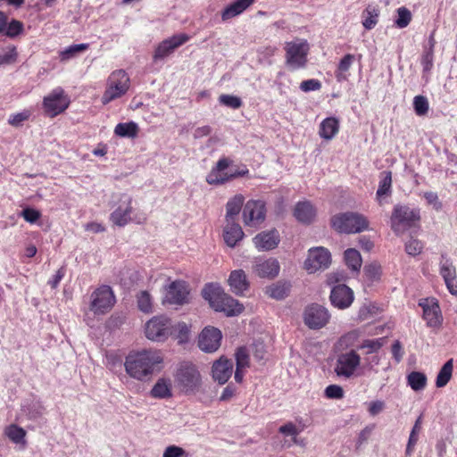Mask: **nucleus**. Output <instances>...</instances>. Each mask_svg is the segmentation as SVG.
Listing matches in <instances>:
<instances>
[{"instance_id": "f257e3e1", "label": "nucleus", "mask_w": 457, "mask_h": 457, "mask_svg": "<svg viewBox=\"0 0 457 457\" xmlns=\"http://www.w3.org/2000/svg\"><path fill=\"white\" fill-rule=\"evenodd\" d=\"M163 353L161 350L149 348L129 353L124 362L127 374L138 381L149 380L162 368Z\"/></svg>"}, {"instance_id": "f03ea898", "label": "nucleus", "mask_w": 457, "mask_h": 457, "mask_svg": "<svg viewBox=\"0 0 457 457\" xmlns=\"http://www.w3.org/2000/svg\"><path fill=\"white\" fill-rule=\"evenodd\" d=\"M202 295L212 309L223 312L227 316H237L244 311L243 304L226 294L219 284L205 285Z\"/></svg>"}, {"instance_id": "7ed1b4c3", "label": "nucleus", "mask_w": 457, "mask_h": 457, "mask_svg": "<svg viewBox=\"0 0 457 457\" xmlns=\"http://www.w3.org/2000/svg\"><path fill=\"white\" fill-rule=\"evenodd\" d=\"M177 386L186 395H195L202 386V377L196 366L183 362L175 373Z\"/></svg>"}, {"instance_id": "20e7f679", "label": "nucleus", "mask_w": 457, "mask_h": 457, "mask_svg": "<svg viewBox=\"0 0 457 457\" xmlns=\"http://www.w3.org/2000/svg\"><path fill=\"white\" fill-rule=\"evenodd\" d=\"M130 87L129 75L123 70L112 71L108 77L105 91L101 98L103 104L123 96Z\"/></svg>"}, {"instance_id": "39448f33", "label": "nucleus", "mask_w": 457, "mask_h": 457, "mask_svg": "<svg viewBox=\"0 0 457 457\" xmlns=\"http://www.w3.org/2000/svg\"><path fill=\"white\" fill-rule=\"evenodd\" d=\"M132 198L131 196L122 194L120 195L118 205L110 214V220L114 226L124 227L131 221L143 223L145 217H137L133 215Z\"/></svg>"}, {"instance_id": "423d86ee", "label": "nucleus", "mask_w": 457, "mask_h": 457, "mask_svg": "<svg viewBox=\"0 0 457 457\" xmlns=\"http://www.w3.org/2000/svg\"><path fill=\"white\" fill-rule=\"evenodd\" d=\"M171 320L164 315L154 316L145 324V336L153 342L164 343L171 336Z\"/></svg>"}, {"instance_id": "0eeeda50", "label": "nucleus", "mask_w": 457, "mask_h": 457, "mask_svg": "<svg viewBox=\"0 0 457 457\" xmlns=\"http://www.w3.org/2000/svg\"><path fill=\"white\" fill-rule=\"evenodd\" d=\"M331 222L333 228L340 233H357L368 227V221L364 216L353 212L336 215Z\"/></svg>"}, {"instance_id": "6e6552de", "label": "nucleus", "mask_w": 457, "mask_h": 457, "mask_svg": "<svg viewBox=\"0 0 457 457\" xmlns=\"http://www.w3.org/2000/svg\"><path fill=\"white\" fill-rule=\"evenodd\" d=\"M331 262L332 257L328 249L323 246H315L308 250L303 268L309 274H312L327 270Z\"/></svg>"}, {"instance_id": "1a4fd4ad", "label": "nucleus", "mask_w": 457, "mask_h": 457, "mask_svg": "<svg viewBox=\"0 0 457 457\" xmlns=\"http://www.w3.org/2000/svg\"><path fill=\"white\" fill-rule=\"evenodd\" d=\"M115 303V295L109 286L103 285L96 288L90 295L89 309L95 314L108 312Z\"/></svg>"}, {"instance_id": "9d476101", "label": "nucleus", "mask_w": 457, "mask_h": 457, "mask_svg": "<svg viewBox=\"0 0 457 457\" xmlns=\"http://www.w3.org/2000/svg\"><path fill=\"white\" fill-rule=\"evenodd\" d=\"M419 219L418 211L405 205H395L391 216V228L396 233H403Z\"/></svg>"}, {"instance_id": "9b49d317", "label": "nucleus", "mask_w": 457, "mask_h": 457, "mask_svg": "<svg viewBox=\"0 0 457 457\" xmlns=\"http://www.w3.org/2000/svg\"><path fill=\"white\" fill-rule=\"evenodd\" d=\"M310 46L305 39H295L287 43V70L305 67Z\"/></svg>"}, {"instance_id": "f8f14e48", "label": "nucleus", "mask_w": 457, "mask_h": 457, "mask_svg": "<svg viewBox=\"0 0 457 457\" xmlns=\"http://www.w3.org/2000/svg\"><path fill=\"white\" fill-rule=\"evenodd\" d=\"M360 364V355L354 350H351L337 356L334 370L338 377L350 378Z\"/></svg>"}, {"instance_id": "ddd939ff", "label": "nucleus", "mask_w": 457, "mask_h": 457, "mask_svg": "<svg viewBox=\"0 0 457 457\" xmlns=\"http://www.w3.org/2000/svg\"><path fill=\"white\" fill-rule=\"evenodd\" d=\"M243 222L248 227H259L266 218L265 203L262 200H249L243 208Z\"/></svg>"}, {"instance_id": "4468645a", "label": "nucleus", "mask_w": 457, "mask_h": 457, "mask_svg": "<svg viewBox=\"0 0 457 457\" xmlns=\"http://www.w3.org/2000/svg\"><path fill=\"white\" fill-rule=\"evenodd\" d=\"M70 104L68 96L61 87L54 88L44 97L43 106L47 115L54 117L64 112Z\"/></svg>"}, {"instance_id": "2eb2a0df", "label": "nucleus", "mask_w": 457, "mask_h": 457, "mask_svg": "<svg viewBox=\"0 0 457 457\" xmlns=\"http://www.w3.org/2000/svg\"><path fill=\"white\" fill-rule=\"evenodd\" d=\"M328 310L320 304L314 303L306 307L303 314L305 325L311 329H320L330 320Z\"/></svg>"}, {"instance_id": "dca6fc26", "label": "nucleus", "mask_w": 457, "mask_h": 457, "mask_svg": "<svg viewBox=\"0 0 457 457\" xmlns=\"http://www.w3.org/2000/svg\"><path fill=\"white\" fill-rule=\"evenodd\" d=\"M419 305L423 311V319L427 326L434 328L441 327L443 323V315L438 301L434 297L423 298L419 302Z\"/></svg>"}, {"instance_id": "f3484780", "label": "nucleus", "mask_w": 457, "mask_h": 457, "mask_svg": "<svg viewBox=\"0 0 457 457\" xmlns=\"http://www.w3.org/2000/svg\"><path fill=\"white\" fill-rule=\"evenodd\" d=\"M252 270L259 278L271 279L278 275L280 266L274 258L264 259L258 257L253 262Z\"/></svg>"}, {"instance_id": "a211bd4d", "label": "nucleus", "mask_w": 457, "mask_h": 457, "mask_svg": "<svg viewBox=\"0 0 457 457\" xmlns=\"http://www.w3.org/2000/svg\"><path fill=\"white\" fill-rule=\"evenodd\" d=\"M221 338L220 330L213 327H207L199 336L198 346L204 352L213 353L219 349Z\"/></svg>"}, {"instance_id": "6ab92c4d", "label": "nucleus", "mask_w": 457, "mask_h": 457, "mask_svg": "<svg viewBox=\"0 0 457 457\" xmlns=\"http://www.w3.org/2000/svg\"><path fill=\"white\" fill-rule=\"evenodd\" d=\"M329 299L334 307L344 310L353 303L354 295L349 287L339 284L332 287Z\"/></svg>"}, {"instance_id": "aec40b11", "label": "nucleus", "mask_w": 457, "mask_h": 457, "mask_svg": "<svg viewBox=\"0 0 457 457\" xmlns=\"http://www.w3.org/2000/svg\"><path fill=\"white\" fill-rule=\"evenodd\" d=\"M189 291L183 281H174L166 289L163 302L170 304H184L188 301Z\"/></svg>"}, {"instance_id": "412c9836", "label": "nucleus", "mask_w": 457, "mask_h": 457, "mask_svg": "<svg viewBox=\"0 0 457 457\" xmlns=\"http://www.w3.org/2000/svg\"><path fill=\"white\" fill-rule=\"evenodd\" d=\"M189 40V37L187 34H177L170 38H167L161 42L155 49L154 58L155 60L163 59L170 54L176 48L182 46Z\"/></svg>"}, {"instance_id": "4be33fe9", "label": "nucleus", "mask_w": 457, "mask_h": 457, "mask_svg": "<svg viewBox=\"0 0 457 457\" xmlns=\"http://www.w3.org/2000/svg\"><path fill=\"white\" fill-rule=\"evenodd\" d=\"M439 272L445 280L449 293L453 295H457V273L453 262L442 257Z\"/></svg>"}, {"instance_id": "5701e85b", "label": "nucleus", "mask_w": 457, "mask_h": 457, "mask_svg": "<svg viewBox=\"0 0 457 457\" xmlns=\"http://www.w3.org/2000/svg\"><path fill=\"white\" fill-rule=\"evenodd\" d=\"M233 373V362L226 357L215 361L212 367V375L219 384H225Z\"/></svg>"}, {"instance_id": "b1692460", "label": "nucleus", "mask_w": 457, "mask_h": 457, "mask_svg": "<svg viewBox=\"0 0 457 457\" xmlns=\"http://www.w3.org/2000/svg\"><path fill=\"white\" fill-rule=\"evenodd\" d=\"M279 241V235L276 229L262 231L253 238V245L259 251L272 250L278 246Z\"/></svg>"}, {"instance_id": "393cba45", "label": "nucleus", "mask_w": 457, "mask_h": 457, "mask_svg": "<svg viewBox=\"0 0 457 457\" xmlns=\"http://www.w3.org/2000/svg\"><path fill=\"white\" fill-rule=\"evenodd\" d=\"M229 162L228 159H220L211 171L206 176V182L209 185H222L231 180L230 174L225 172V170L228 167Z\"/></svg>"}, {"instance_id": "a878e982", "label": "nucleus", "mask_w": 457, "mask_h": 457, "mask_svg": "<svg viewBox=\"0 0 457 457\" xmlns=\"http://www.w3.org/2000/svg\"><path fill=\"white\" fill-rule=\"evenodd\" d=\"M228 284L230 291L239 296H242L250 287L246 274L243 270H232L228 276Z\"/></svg>"}, {"instance_id": "bb28decb", "label": "nucleus", "mask_w": 457, "mask_h": 457, "mask_svg": "<svg viewBox=\"0 0 457 457\" xmlns=\"http://www.w3.org/2000/svg\"><path fill=\"white\" fill-rule=\"evenodd\" d=\"M244 231L236 220H226L223 228V239L229 247H234L244 238Z\"/></svg>"}, {"instance_id": "cd10ccee", "label": "nucleus", "mask_w": 457, "mask_h": 457, "mask_svg": "<svg viewBox=\"0 0 457 457\" xmlns=\"http://www.w3.org/2000/svg\"><path fill=\"white\" fill-rule=\"evenodd\" d=\"M236 358V370H235V380L237 383H241L244 378L245 370L250 367V356L245 347H240L235 353Z\"/></svg>"}, {"instance_id": "c85d7f7f", "label": "nucleus", "mask_w": 457, "mask_h": 457, "mask_svg": "<svg viewBox=\"0 0 457 457\" xmlns=\"http://www.w3.org/2000/svg\"><path fill=\"white\" fill-rule=\"evenodd\" d=\"M294 216L299 222L309 224L316 217V209L308 201L300 202L295 207Z\"/></svg>"}, {"instance_id": "c756f323", "label": "nucleus", "mask_w": 457, "mask_h": 457, "mask_svg": "<svg viewBox=\"0 0 457 457\" xmlns=\"http://www.w3.org/2000/svg\"><path fill=\"white\" fill-rule=\"evenodd\" d=\"M339 131V120L335 117L324 119L319 128V135L324 140H332Z\"/></svg>"}, {"instance_id": "7c9ffc66", "label": "nucleus", "mask_w": 457, "mask_h": 457, "mask_svg": "<svg viewBox=\"0 0 457 457\" xmlns=\"http://www.w3.org/2000/svg\"><path fill=\"white\" fill-rule=\"evenodd\" d=\"M254 0H236L229 5H228L221 12L222 21L230 20L246 10Z\"/></svg>"}, {"instance_id": "2f4dec72", "label": "nucleus", "mask_w": 457, "mask_h": 457, "mask_svg": "<svg viewBox=\"0 0 457 457\" xmlns=\"http://www.w3.org/2000/svg\"><path fill=\"white\" fill-rule=\"evenodd\" d=\"M154 398L165 399L172 396V385L170 378H161L154 385L150 391Z\"/></svg>"}, {"instance_id": "473e14b6", "label": "nucleus", "mask_w": 457, "mask_h": 457, "mask_svg": "<svg viewBox=\"0 0 457 457\" xmlns=\"http://www.w3.org/2000/svg\"><path fill=\"white\" fill-rule=\"evenodd\" d=\"M171 336L173 339L178 341V344L182 345L188 342L190 338V327L183 321L173 322L171 320Z\"/></svg>"}, {"instance_id": "72a5a7b5", "label": "nucleus", "mask_w": 457, "mask_h": 457, "mask_svg": "<svg viewBox=\"0 0 457 457\" xmlns=\"http://www.w3.org/2000/svg\"><path fill=\"white\" fill-rule=\"evenodd\" d=\"M361 16L363 27L368 30L372 29L378 24L379 9L375 4H369Z\"/></svg>"}, {"instance_id": "f704fd0d", "label": "nucleus", "mask_w": 457, "mask_h": 457, "mask_svg": "<svg viewBox=\"0 0 457 457\" xmlns=\"http://www.w3.org/2000/svg\"><path fill=\"white\" fill-rule=\"evenodd\" d=\"M245 197L242 195H236L229 199L226 204V220H236V217L240 212Z\"/></svg>"}, {"instance_id": "c9c22d12", "label": "nucleus", "mask_w": 457, "mask_h": 457, "mask_svg": "<svg viewBox=\"0 0 457 457\" xmlns=\"http://www.w3.org/2000/svg\"><path fill=\"white\" fill-rule=\"evenodd\" d=\"M287 437L290 436V439H287V447L295 445L301 447H304L306 445V441L303 437H298V435L304 430V426L302 424L293 425L287 423Z\"/></svg>"}, {"instance_id": "e433bc0d", "label": "nucleus", "mask_w": 457, "mask_h": 457, "mask_svg": "<svg viewBox=\"0 0 457 457\" xmlns=\"http://www.w3.org/2000/svg\"><path fill=\"white\" fill-rule=\"evenodd\" d=\"M361 328L353 329L343 335L337 341V348L344 350L353 346L362 335Z\"/></svg>"}, {"instance_id": "4c0bfd02", "label": "nucleus", "mask_w": 457, "mask_h": 457, "mask_svg": "<svg viewBox=\"0 0 457 457\" xmlns=\"http://www.w3.org/2000/svg\"><path fill=\"white\" fill-rule=\"evenodd\" d=\"M392 174L390 171L383 172V178L379 182L376 195L378 204H383V197L391 194Z\"/></svg>"}, {"instance_id": "58836bf2", "label": "nucleus", "mask_w": 457, "mask_h": 457, "mask_svg": "<svg viewBox=\"0 0 457 457\" xmlns=\"http://www.w3.org/2000/svg\"><path fill=\"white\" fill-rule=\"evenodd\" d=\"M344 259L346 266L353 271H359L362 259L360 253L354 248H349L345 251Z\"/></svg>"}, {"instance_id": "ea45409f", "label": "nucleus", "mask_w": 457, "mask_h": 457, "mask_svg": "<svg viewBox=\"0 0 457 457\" xmlns=\"http://www.w3.org/2000/svg\"><path fill=\"white\" fill-rule=\"evenodd\" d=\"M4 435L14 444L26 445V431L22 428L12 424L4 428Z\"/></svg>"}, {"instance_id": "a19ab883", "label": "nucleus", "mask_w": 457, "mask_h": 457, "mask_svg": "<svg viewBox=\"0 0 457 457\" xmlns=\"http://www.w3.org/2000/svg\"><path fill=\"white\" fill-rule=\"evenodd\" d=\"M139 128L134 121L119 123L114 129V133L121 137L134 138L137 136Z\"/></svg>"}, {"instance_id": "79ce46f5", "label": "nucleus", "mask_w": 457, "mask_h": 457, "mask_svg": "<svg viewBox=\"0 0 457 457\" xmlns=\"http://www.w3.org/2000/svg\"><path fill=\"white\" fill-rule=\"evenodd\" d=\"M407 383L414 391L423 390L427 385V377L420 371H412L407 376Z\"/></svg>"}, {"instance_id": "37998d69", "label": "nucleus", "mask_w": 457, "mask_h": 457, "mask_svg": "<svg viewBox=\"0 0 457 457\" xmlns=\"http://www.w3.org/2000/svg\"><path fill=\"white\" fill-rule=\"evenodd\" d=\"M354 56L351 54H345L338 63L337 71H336V78L338 81L347 79L346 72L352 66Z\"/></svg>"}, {"instance_id": "c03bdc74", "label": "nucleus", "mask_w": 457, "mask_h": 457, "mask_svg": "<svg viewBox=\"0 0 457 457\" xmlns=\"http://www.w3.org/2000/svg\"><path fill=\"white\" fill-rule=\"evenodd\" d=\"M453 373V360L447 361L437 374L436 385L443 387L449 382Z\"/></svg>"}, {"instance_id": "a18cd8bd", "label": "nucleus", "mask_w": 457, "mask_h": 457, "mask_svg": "<svg viewBox=\"0 0 457 457\" xmlns=\"http://www.w3.org/2000/svg\"><path fill=\"white\" fill-rule=\"evenodd\" d=\"M265 294L274 299L281 300L286 295V283L278 281L266 287Z\"/></svg>"}, {"instance_id": "49530a36", "label": "nucleus", "mask_w": 457, "mask_h": 457, "mask_svg": "<svg viewBox=\"0 0 457 457\" xmlns=\"http://www.w3.org/2000/svg\"><path fill=\"white\" fill-rule=\"evenodd\" d=\"M137 302L141 312L145 313L153 312V299L147 291H140L137 295Z\"/></svg>"}, {"instance_id": "de8ad7c7", "label": "nucleus", "mask_w": 457, "mask_h": 457, "mask_svg": "<svg viewBox=\"0 0 457 457\" xmlns=\"http://www.w3.org/2000/svg\"><path fill=\"white\" fill-rule=\"evenodd\" d=\"M88 48L87 44L72 45L60 52V60L67 62L75 57L79 53H81Z\"/></svg>"}, {"instance_id": "09e8293b", "label": "nucleus", "mask_w": 457, "mask_h": 457, "mask_svg": "<svg viewBox=\"0 0 457 457\" xmlns=\"http://www.w3.org/2000/svg\"><path fill=\"white\" fill-rule=\"evenodd\" d=\"M386 343L385 337L363 340L359 349H365L366 353H377Z\"/></svg>"}, {"instance_id": "8fccbe9b", "label": "nucleus", "mask_w": 457, "mask_h": 457, "mask_svg": "<svg viewBox=\"0 0 457 457\" xmlns=\"http://www.w3.org/2000/svg\"><path fill=\"white\" fill-rule=\"evenodd\" d=\"M414 112L418 116H425L429 109V104L427 97L423 96H416L413 98Z\"/></svg>"}, {"instance_id": "3c124183", "label": "nucleus", "mask_w": 457, "mask_h": 457, "mask_svg": "<svg viewBox=\"0 0 457 457\" xmlns=\"http://www.w3.org/2000/svg\"><path fill=\"white\" fill-rule=\"evenodd\" d=\"M420 418H419L416 420V422L411 431L410 437H409L408 444H407L406 450H405L406 455H411L412 453L414 446L418 441V435L420 433Z\"/></svg>"}, {"instance_id": "603ef678", "label": "nucleus", "mask_w": 457, "mask_h": 457, "mask_svg": "<svg viewBox=\"0 0 457 457\" xmlns=\"http://www.w3.org/2000/svg\"><path fill=\"white\" fill-rule=\"evenodd\" d=\"M411 21V13L407 8L400 7L397 9V19L395 20V23L398 28H406Z\"/></svg>"}, {"instance_id": "864d4df0", "label": "nucleus", "mask_w": 457, "mask_h": 457, "mask_svg": "<svg viewBox=\"0 0 457 457\" xmlns=\"http://www.w3.org/2000/svg\"><path fill=\"white\" fill-rule=\"evenodd\" d=\"M376 312H377L376 306L370 304V303L369 304L365 303L360 307V309L358 311V314H357V320L359 321L368 320L371 319L372 317H374Z\"/></svg>"}, {"instance_id": "5fc2aeb1", "label": "nucleus", "mask_w": 457, "mask_h": 457, "mask_svg": "<svg viewBox=\"0 0 457 457\" xmlns=\"http://www.w3.org/2000/svg\"><path fill=\"white\" fill-rule=\"evenodd\" d=\"M23 29L22 22L17 20H12L9 23L6 21L5 30L4 35L9 37H14L21 33Z\"/></svg>"}, {"instance_id": "6e6d98bb", "label": "nucleus", "mask_w": 457, "mask_h": 457, "mask_svg": "<svg viewBox=\"0 0 457 457\" xmlns=\"http://www.w3.org/2000/svg\"><path fill=\"white\" fill-rule=\"evenodd\" d=\"M31 115L29 110H24L21 112L12 114L8 119V123L13 127H20L22 123L29 120Z\"/></svg>"}, {"instance_id": "4d7b16f0", "label": "nucleus", "mask_w": 457, "mask_h": 457, "mask_svg": "<svg viewBox=\"0 0 457 457\" xmlns=\"http://www.w3.org/2000/svg\"><path fill=\"white\" fill-rule=\"evenodd\" d=\"M364 272L369 279L378 280L381 276L382 269L379 263L371 262L365 266Z\"/></svg>"}, {"instance_id": "13d9d810", "label": "nucleus", "mask_w": 457, "mask_h": 457, "mask_svg": "<svg viewBox=\"0 0 457 457\" xmlns=\"http://www.w3.org/2000/svg\"><path fill=\"white\" fill-rule=\"evenodd\" d=\"M221 104L233 109H238L242 105V101L239 97L231 95H221L219 97Z\"/></svg>"}, {"instance_id": "bf43d9fd", "label": "nucleus", "mask_w": 457, "mask_h": 457, "mask_svg": "<svg viewBox=\"0 0 457 457\" xmlns=\"http://www.w3.org/2000/svg\"><path fill=\"white\" fill-rule=\"evenodd\" d=\"M423 245L418 239H410L405 245V251L409 255H418L421 253Z\"/></svg>"}, {"instance_id": "052dcab7", "label": "nucleus", "mask_w": 457, "mask_h": 457, "mask_svg": "<svg viewBox=\"0 0 457 457\" xmlns=\"http://www.w3.org/2000/svg\"><path fill=\"white\" fill-rule=\"evenodd\" d=\"M325 395L328 399H342L344 397V390L338 385H330L326 387Z\"/></svg>"}, {"instance_id": "680f3d73", "label": "nucleus", "mask_w": 457, "mask_h": 457, "mask_svg": "<svg viewBox=\"0 0 457 457\" xmlns=\"http://www.w3.org/2000/svg\"><path fill=\"white\" fill-rule=\"evenodd\" d=\"M186 451L177 445H170L165 448L162 457H187Z\"/></svg>"}, {"instance_id": "e2e57ef3", "label": "nucleus", "mask_w": 457, "mask_h": 457, "mask_svg": "<svg viewBox=\"0 0 457 457\" xmlns=\"http://www.w3.org/2000/svg\"><path fill=\"white\" fill-rule=\"evenodd\" d=\"M321 83L318 79H311L303 80L300 84V88L303 92L316 91L320 89Z\"/></svg>"}, {"instance_id": "0e129e2a", "label": "nucleus", "mask_w": 457, "mask_h": 457, "mask_svg": "<svg viewBox=\"0 0 457 457\" xmlns=\"http://www.w3.org/2000/svg\"><path fill=\"white\" fill-rule=\"evenodd\" d=\"M424 198L428 202V204L432 205L433 208L436 211H439L442 209V204L438 199V195L436 193L429 191L425 192L423 195Z\"/></svg>"}, {"instance_id": "69168bd1", "label": "nucleus", "mask_w": 457, "mask_h": 457, "mask_svg": "<svg viewBox=\"0 0 457 457\" xmlns=\"http://www.w3.org/2000/svg\"><path fill=\"white\" fill-rule=\"evenodd\" d=\"M21 216L27 222L34 223L40 218L41 213L33 208H25L21 212Z\"/></svg>"}, {"instance_id": "338daca9", "label": "nucleus", "mask_w": 457, "mask_h": 457, "mask_svg": "<svg viewBox=\"0 0 457 457\" xmlns=\"http://www.w3.org/2000/svg\"><path fill=\"white\" fill-rule=\"evenodd\" d=\"M433 51H427L421 58V65L424 72H429L433 67Z\"/></svg>"}, {"instance_id": "774afa93", "label": "nucleus", "mask_w": 457, "mask_h": 457, "mask_svg": "<svg viewBox=\"0 0 457 457\" xmlns=\"http://www.w3.org/2000/svg\"><path fill=\"white\" fill-rule=\"evenodd\" d=\"M385 403L380 400L372 401L369 403L368 411L371 416H377L385 409Z\"/></svg>"}]
</instances>
